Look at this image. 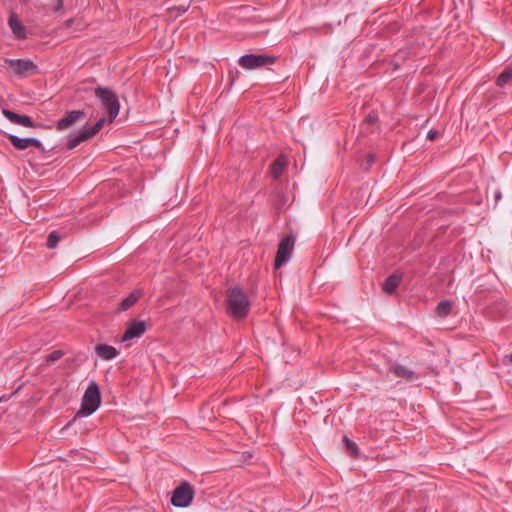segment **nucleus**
Wrapping results in <instances>:
<instances>
[{
    "label": "nucleus",
    "instance_id": "obj_13",
    "mask_svg": "<svg viewBox=\"0 0 512 512\" xmlns=\"http://www.w3.org/2000/svg\"><path fill=\"white\" fill-rule=\"evenodd\" d=\"M402 280V275L398 273H393L389 275L382 284V289L386 294H393L396 288L400 285Z\"/></svg>",
    "mask_w": 512,
    "mask_h": 512
},
{
    "label": "nucleus",
    "instance_id": "obj_26",
    "mask_svg": "<svg viewBox=\"0 0 512 512\" xmlns=\"http://www.w3.org/2000/svg\"><path fill=\"white\" fill-rule=\"evenodd\" d=\"M133 182L137 183L135 189L141 194L144 188L141 173L133 176Z\"/></svg>",
    "mask_w": 512,
    "mask_h": 512
},
{
    "label": "nucleus",
    "instance_id": "obj_22",
    "mask_svg": "<svg viewBox=\"0 0 512 512\" xmlns=\"http://www.w3.org/2000/svg\"><path fill=\"white\" fill-rule=\"evenodd\" d=\"M61 239V236L59 235L58 231H52L50 232V234L48 235V239H47V247L49 249H53L57 246V244L59 243Z\"/></svg>",
    "mask_w": 512,
    "mask_h": 512
},
{
    "label": "nucleus",
    "instance_id": "obj_19",
    "mask_svg": "<svg viewBox=\"0 0 512 512\" xmlns=\"http://www.w3.org/2000/svg\"><path fill=\"white\" fill-rule=\"evenodd\" d=\"M343 442L346 448V451L354 458L358 457L359 455V448L357 444L349 439L346 435L343 436Z\"/></svg>",
    "mask_w": 512,
    "mask_h": 512
},
{
    "label": "nucleus",
    "instance_id": "obj_17",
    "mask_svg": "<svg viewBox=\"0 0 512 512\" xmlns=\"http://www.w3.org/2000/svg\"><path fill=\"white\" fill-rule=\"evenodd\" d=\"M452 309V302L449 300H443L439 302L435 308V313L439 317H446L450 314Z\"/></svg>",
    "mask_w": 512,
    "mask_h": 512
},
{
    "label": "nucleus",
    "instance_id": "obj_20",
    "mask_svg": "<svg viewBox=\"0 0 512 512\" xmlns=\"http://www.w3.org/2000/svg\"><path fill=\"white\" fill-rule=\"evenodd\" d=\"M285 168V161L281 158H277L271 164V174L274 178H278Z\"/></svg>",
    "mask_w": 512,
    "mask_h": 512
},
{
    "label": "nucleus",
    "instance_id": "obj_31",
    "mask_svg": "<svg viewBox=\"0 0 512 512\" xmlns=\"http://www.w3.org/2000/svg\"><path fill=\"white\" fill-rule=\"evenodd\" d=\"M375 161V156L373 154H369L367 156V164L370 166L371 164H373Z\"/></svg>",
    "mask_w": 512,
    "mask_h": 512
},
{
    "label": "nucleus",
    "instance_id": "obj_15",
    "mask_svg": "<svg viewBox=\"0 0 512 512\" xmlns=\"http://www.w3.org/2000/svg\"><path fill=\"white\" fill-rule=\"evenodd\" d=\"M96 354L104 359V360H110L117 356L118 351L110 345L106 344H99L95 347Z\"/></svg>",
    "mask_w": 512,
    "mask_h": 512
},
{
    "label": "nucleus",
    "instance_id": "obj_29",
    "mask_svg": "<svg viewBox=\"0 0 512 512\" xmlns=\"http://www.w3.org/2000/svg\"><path fill=\"white\" fill-rule=\"evenodd\" d=\"M437 136H438V131L433 130V129H432V130H430V131L428 132V134H427V138H428L429 140H435V139L437 138Z\"/></svg>",
    "mask_w": 512,
    "mask_h": 512
},
{
    "label": "nucleus",
    "instance_id": "obj_1",
    "mask_svg": "<svg viewBox=\"0 0 512 512\" xmlns=\"http://www.w3.org/2000/svg\"><path fill=\"white\" fill-rule=\"evenodd\" d=\"M227 313L236 319L245 318L250 311L247 294L238 286L227 290Z\"/></svg>",
    "mask_w": 512,
    "mask_h": 512
},
{
    "label": "nucleus",
    "instance_id": "obj_30",
    "mask_svg": "<svg viewBox=\"0 0 512 512\" xmlns=\"http://www.w3.org/2000/svg\"><path fill=\"white\" fill-rule=\"evenodd\" d=\"M120 308L122 311L128 310V297L124 298L120 303Z\"/></svg>",
    "mask_w": 512,
    "mask_h": 512
},
{
    "label": "nucleus",
    "instance_id": "obj_35",
    "mask_svg": "<svg viewBox=\"0 0 512 512\" xmlns=\"http://www.w3.org/2000/svg\"><path fill=\"white\" fill-rule=\"evenodd\" d=\"M72 22H73V20H72V19L67 20V21H66V25H67V26H70V25L72 24Z\"/></svg>",
    "mask_w": 512,
    "mask_h": 512
},
{
    "label": "nucleus",
    "instance_id": "obj_4",
    "mask_svg": "<svg viewBox=\"0 0 512 512\" xmlns=\"http://www.w3.org/2000/svg\"><path fill=\"white\" fill-rule=\"evenodd\" d=\"M95 95L100 99L102 106L107 110L109 120L112 122L119 113L120 103L117 95L108 88L98 87Z\"/></svg>",
    "mask_w": 512,
    "mask_h": 512
},
{
    "label": "nucleus",
    "instance_id": "obj_7",
    "mask_svg": "<svg viewBox=\"0 0 512 512\" xmlns=\"http://www.w3.org/2000/svg\"><path fill=\"white\" fill-rule=\"evenodd\" d=\"M7 63L20 77H27L37 71V65L30 59H9Z\"/></svg>",
    "mask_w": 512,
    "mask_h": 512
},
{
    "label": "nucleus",
    "instance_id": "obj_33",
    "mask_svg": "<svg viewBox=\"0 0 512 512\" xmlns=\"http://www.w3.org/2000/svg\"><path fill=\"white\" fill-rule=\"evenodd\" d=\"M127 340H128V328H126V330L123 332L122 338H121L122 342H125Z\"/></svg>",
    "mask_w": 512,
    "mask_h": 512
},
{
    "label": "nucleus",
    "instance_id": "obj_23",
    "mask_svg": "<svg viewBox=\"0 0 512 512\" xmlns=\"http://www.w3.org/2000/svg\"><path fill=\"white\" fill-rule=\"evenodd\" d=\"M63 3L64 0H49V7L55 13H63Z\"/></svg>",
    "mask_w": 512,
    "mask_h": 512
},
{
    "label": "nucleus",
    "instance_id": "obj_8",
    "mask_svg": "<svg viewBox=\"0 0 512 512\" xmlns=\"http://www.w3.org/2000/svg\"><path fill=\"white\" fill-rule=\"evenodd\" d=\"M2 114L5 116L6 119H8L11 123L20 125L23 127L28 128H37L40 125L38 123H35L31 117L28 115H21L16 112H13L9 109L3 108Z\"/></svg>",
    "mask_w": 512,
    "mask_h": 512
},
{
    "label": "nucleus",
    "instance_id": "obj_14",
    "mask_svg": "<svg viewBox=\"0 0 512 512\" xmlns=\"http://www.w3.org/2000/svg\"><path fill=\"white\" fill-rule=\"evenodd\" d=\"M146 330L147 324L145 321L137 319L130 320V340L140 337Z\"/></svg>",
    "mask_w": 512,
    "mask_h": 512
},
{
    "label": "nucleus",
    "instance_id": "obj_34",
    "mask_svg": "<svg viewBox=\"0 0 512 512\" xmlns=\"http://www.w3.org/2000/svg\"><path fill=\"white\" fill-rule=\"evenodd\" d=\"M495 198H496V200H499V199L501 198V193H500V192H497V193L495 194Z\"/></svg>",
    "mask_w": 512,
    "mask_h": 512
},
{
    "label": "nucleus",
    "instance_id": "obj_28",
    "mask_svg": "<svg viewBox=\"0 0 512 512\" xmlns=\"http://www.w3.org/2000/svg\"><path fill=\"white\" fill-rule=\"evenodd\" d=\"M378 121V115L370 113L365 117V122L368 124H375Z\"/></svg>",
    "mask_w": 512,
    "mask_h": 512
},
{
    "label": "nucleus",
    "instance_id": "obj_18",
    "mask_svg": "<svg viewBox=\"0 0 512 512\" xmlns=\"http://www.w3.org/2000/svg\"><path fill=\"white\" fill-rule=\"evenodd\" d=\"M88 136L84 132V130H81L76 136L70 138L67 142V149L72 150L76 148L81 142L88 140Z\"/></svg>",
    "mask_w": 512,
    "mask_h": 512
},
{
    "label": "nucleus",
    "instance_id": "obj_16",
    "mask_svg": "<svg viewBox=\"0 0 512 512\" xmlns=\"http://www.w3.org/2000/svg\"><path fill=\"white\" fill-rule=\"evenodd\" d=\"M512 81V67L506 66L496 79V85L504 87Z\"/></svg>",
    "mask_w": 512,
    "mask_h": 512
},
{
    "label": "nucleus",
    "instance_id": "obj_11",
    "mask_svg": "<svg viewBox=\"0 0 512 512\" xmlns=\"http://www.w3.org/2000/svg\"><path fill=\"white\" fill-rule=\"evenodd\" d=\"M8 25L17 39H25L27 37L26 28L15 13L10 14Z\"/></svg>",
    "mask_w": 512,
    "mask_h": 512
},
{
    "label": "nucleus",
    "instance_id": "obj_24",
    "mask_svg": "<svg viewBox=\"0 0 512 512\" xmlns=\"http://www.w3.org/2000/svg\"><path fill=\"white\" fill-rule=\"evenodd\" d=\"M63 356V352L61 350H55L52 353L48 354L45 358L48 364L54 363L58 361Z\"/></svg>",
    "mask_w": 512,
    "mask_h": 512
},
{
    "label": "nucleus",
    "instance_id": "obj_9",
    "mask_svg": "<svg viewBox=\"0 0 512 512\" xmlns=\"http://www.w3.org/2000/svg\"><path fill=\"white\" fill-rule=\"evenodd\" d=\"M7 138L9 139V141L11 142L13 147L17 150H25L29 146H34V147L40 149L41 151H44L43 144L37 138H32V137L20 138L13 134H7Z\"/></svg>",
    "mask_w": 512,
    "mask_h": 512
},
{
    "label": "nucleus",
    "instance_id": "obj_2",
    "mask_svg": "<svg viewBox=\"0 0 512 512\" xmlns=\"http://www.w3.org/2000/svg\"><path fill=\"white\" fill-rule=\"evenodd\" d=\"M101 404V393L95 381H91L82 397L78 415L87 417L92 415Z\"/></svg>",
    "mask_w": 512,
    "mask_h": 512
},
{
    "label": "nucleus",
    "instance_id": "obj_5",
    "mask_svg": "<svg viewBox=\"0 0 512 512\" xmlns=\"http://www.w3.org/2000/svg\"><path fill=\"white\" fill-rule=\"evenodd\" d=\"M278 60L277 56L266 54H245L238 60V64L246 70H254L274 64Z\"/></svg>",
    "mask_w": 512,
    "mask_h": 512
},
{
    "label": "nucleus",
    "instance_id": "obj_27",
    "mask_svg": "<svg viewBox=\"0 0 512 512\" xmlns=\"http://www.w3.org/2000/svg\"><path fill=\"white\" fill-rule=\"evenodd\" d=\"M189 9V5H178L170 8V11H176L178 15L184 14Z\"/></svg>",
    "mask_w": 512,
    "mask_h": 512
},
{
    "label": "nucleus",
    "instance_id": "obj_21",
    "mask_svg": "<svg viewBox=\"0 0 512 512\" xmlns=\"http://www.w3.org/2000/svg\"><path fill=\"white\" fill-rule=\"evenodd\" d=\"M105 118H100L92 127L83 129L88 138L95 136L105 124Z\"/></svg>",
    "mask_w": 512,
    "mask_h": 512
},
{
    "label": "nucleus",
    "instance_id": "obj_12",
    "mask_svg": "<svg viewBox=\"0 0 512 512\" xmlns=\"http://www.w3.org/2000/svg\"><path fill=\"white\" fill-rule=\"evenodd\" d=\"M389 372L393 373L396 377L405 378L407 380L418 379L416 372L396 363L390 364Z\"/></svg>",
    "mask_w": 512,
    "mask_h": 512
},
{
    "label": "nucleus",
    "instance_id": "obj_6",
    "mask_svg": "<svg viewBox=\"0 0 512 512\" xmlns=\"http://www.w3.org/2000/svg\"><path fill=\"white\" fill-rule=\"evenodd\" d=\"M294 243H295V237L291 234L287 235L286 237L281 239V241L278 245L276 257L274 260V268L275 269H279L280 267H282L284 264H286L288 262V260L291 257L293 248H294Z\"/></svg>",
    "mask_w": 512,
    "mask_h": 512
},
{
    "label": "nucleus",
    "instance_id": "obj_3",
    "mask_svg": "<svg viewBox=\"0 0 512 512\" xmlns=\"http://www.w3.org/2000/svg\"><path fill=\"white\" fill-rule=\"evenodd\" d=\"M195 496L194 487L186 480L180 482L173 490L171 504L178 508H186L193 502Z\"/></svg>",
    "mask_w": 512,
    "mask_h": 512
},
{
    "label": "nucleus",
    "instance_id": "obj_10",
    "mask_svg": "<svg viewBox=\"0 0 512 512\" xmlns=\"http://www.w3.org/2000/svg\"><path fill=\"white\" fill-rule=\"evenodd\" d=\"M84 117V112L82 110H73L66 114L65 117L61 118L56 125L57 130L63 131L70 126H72L74 123H76L78 120L82 119Z\"/></svg>",
    "mask_w": 512,
    "mask_h": 512
},
{
    "label": "nucleus",
    "instance_id": "obj_25",
    "mask_svg": "<svg viewBox=\"0 0 512 512\" xmlns=\"http://www.w3.org/2000/svg\"><path fill=\"white\" fill-rule=\"evenodd\" d=\"M143 291L141 289H135L130 292V307L134 305L142 296Z\"/></svg>",
    "mask_w": 512,
    "mask_h": 512
},
{
    "label": "nucleus",
    "instance_id": "obj_32",
    "mask_svg": "<svg viewBox=\"0 0 512 512\" xmlns=\"http://www.w3.org/2000/svg\"><path fill=\"white\" fill-rule=\"evenodd\" d=\"M503 362H504V364H507V363L512 364V353H511V354H509V355H506V356L504 357Z\"/></svg>",
    "mask_w": 512,
    "mask_h": 512
}]
</instances>
